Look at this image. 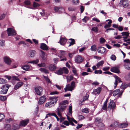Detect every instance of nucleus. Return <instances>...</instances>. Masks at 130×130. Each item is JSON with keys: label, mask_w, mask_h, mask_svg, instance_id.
<instances>
[{"label": "nucleus", "mask_w": 130, "mask_h": 130, "mask_svg": "<svg viewBox=\"0 0 130 130\" xmlns=\"http://www.w3.org/2000/svg\"><path fill=\"white\" fill-rule=\"evenodd\" d=\"M68 103V102L66 100L60 102L59 104V107L57 109L56 112L59 117H60V119L61 120H63L64 119L61 118L62 113L65 110L67 107V104Z\"/></svg>", "instance_id": "f257e3e1"}, {"label": "nucleus", "mask_w": 130, "mask_h": 130, "mask_svg": "<svg viewBox=\"0 0 130 130\" xmlns=\"http://www.w3.org/2000/svg\"><path fill=\"white\" fill-rule=\"evenodd\" d=\"M50 99L51 101L46 103L45 105V107L50 108L53 106L54 105V104H56L57 101V98L56 97H50Z\"/></svg>", "instance_id": "f03ea898"}, {"label": "nucleus", "mask_w": 130, "mask_h": 130, "mask_svg": "<svg viewBox=\"0 0 130 130\" xmlns=\"http://www.w3.org/2000/svg\"><path fill=\"white\" fill-rule=\"evenodd\" d=\"M75 87V83L74 81H73L71 83V85L68 84L66 85V87L64 88L65 91L66 92L67 90L72 91Z\"/></svg>", "instance_id": "7ed1b4c3"}, {"label": "nucleus", "mask_w": 130, "mask_h": 130, "mask_svg": "<svg viewBox=\"0 0 130 130\" xmlns=\"http://www.w3.org/2000/svg\"><path fill=\"white\" fill-rule=\"evenodd\" d=\"M102 120L100 118H96L95 119V123L96 125L99 127H103L104 126L102 123Z\"/></svg>", "instance_id": "20e7f679"}, {"label": "nucleus", "mask_w": 130, "mask_h": 130, "mask_svg": "<svg viewBox=\"0 0 130 130\" xmlns=\"http://www.w3.org/2000/svg\"><path fill=\"white\" fill-rule=\"evenodd\" d=\"M11 85L8 84L4 85L1 88V90L0 93L1 94H6L7 93L8 90Z\"/></svg>", "instance_id": "39448f33"}, {"label": "nucleus", "mask_w": 130, "mask_h": 130, "mask_svg": "<svg viewBox=\"0 0 130 130\" xmlns=\"http://www.w3.org/2000/svg\"><path fill=\"white\" fill-rule=\"evenodd\" d=\"M35 91L37 94L39 95L42 94V92L43 91L42 87L40 86H37L35 89Z\"/></svg>", "instance_id": "423d86ee"}, {"label": "nucleus", "mask_w": 130, "mask_h": 130, "mask_svg": "<svg viewBox=\"0 0 130 130\" xmlns=\"http://www.w3.org/2000/svg\"><path fill=\"white\" fill-rule=\"evenodd\" d=\"M8 36H12L16 34L15 31L11 28H9L7 30Z\"/></svg>", "instance_id": "0eeeda50"}, {"label": "nucleus", "mask_w": 130, "mask_h": 130, "mask_svg": "<svg viewBox=\"0 0 130 130\" xmlns=\"http://www.w3.org/2000/svg\"><path fill=\"white\" fill-rule=\"evenodd\" d=\"M84 59V58L81 56L78 55L75 57V61L77 63L80 64L83 62Z\"/></svg>", "instance_id": "6e6552de"}, {"label": "nucleus", "mask_w": 130, "mask_h": 130, "mask_svg": "<svg viewBox=\"0 0 130 130\" xmlns=\"http://www.w3.org/2000/svg\"><path fill=\"white\" fill-rule=\"evenodd\" d=\"M46 98L45 95H43L39 98V100L38 101V103L40 105L43 104L45 101Z\"/></svg>", "instance_id": "1a4fd4ad"}, {"label": "nucleus", "mask_w": 130, "mask_h": 130, "mask_svg": "<svg viewBox=\"0 0 130 130\" xmlns=\"http://www.w3.org/2000/svg\"><path fill=\"white\" fill-rule=\"evenodd\" d=\"M114 77L115 79V80L114 83V88L115 89L117 86L118 84L120 82H121V81L120 78L118 76L115 75L114 76Z\"/></svg>", "instance_id": "9d476101"}, {"label": "nucleus", "mask_w": 130, "mask_h": 130, "mask_svg": "<svg viewBox=\"0 0 130 130\" xmlns=\"http://www.w3.org/2000/svg\"><path fill=\"white\" fill-rule=\"evenodd\" d=\"M106 48L103 47H99L97 49L98 52L101 54H104L105 52Z\"/></svg>", "instance_id": "9b49d317"}, {"label": "nucleus", "mask_w": 130, "mask_h": 130, "mask_svg": "<svg viewBox=\"0 0 130 130\" xmlns=\"http://www.w3.org/2000/svg\"><path fill=\"white\" fill-rule=\"evenodd\" d=\"M110 70L111 72L116 73H120L119 67H113L110 69Z\"/></svg>", "instance_id": "f8f14e48"}, {"label": "nucleus", "mask_w": 130, "mask_h": 130, "mask_svg": "<svg viewBox=\"0 0 130 130\" xmlns=\"http://www.w3.org/2000/svg\"><path fill=\"white\" fill-rule=\"evenodd\" d=\"M29 121V120L28 119H27L21 121L20 123V126H25L28 124Z\"/></svg>", "instance_id": "ddd939ff"}, {"label": "nucleus", "mask_w": 130, "mask_h": 130, "mask_svg": "<svg viewBox=\"0 0 130 130\" xmlns=\"http://www.w3.org/2000/svg\"><path fill=\"white\" fill-rule=\"evenodd\" d=\"M115 106L116 105L115 102L113 101H111L109 104L108 108L113 109Z\"/></svg>", "instance_id": "4468645a"}, {"label": "nucleus", "mask_w": 130, "mask_h": 130, "mask_svg": "<svg viewBox=\"0 0 130 130\" xmlns=\"http://www.w3.org/2000/svg\"><path fill=\"white\" fill-rule=\"evenodd\" d=\"M4 62L8 65H10L11 63V60L9 57L7 56L5 57L4 58Z\"/></svg>", "instance_id": "2eb2a0df"}, {"label": "nucleus", "mask_w": 130, "mask_h": 130, "mask_svg": "<svg viewBox=\"0 0 130 130\" xmlns=\"http://www.w3.org/2000/svg\"><path fill=\"white\" fill-rule=\"evenodd\" d=\"M23 83L22 82H19L15 86L14 89L15 90H17L22 86Z\"/></svg>", "instance_id": "dca6fc26"}, {"label": "nucleus", "mask_w": 130, "mask_h": 130, "mask_svg": "<svg viewBox=\"0 0 130 130\" xmlns=\"http://www.w3.org/2000/svg\"><path fill=\"white\" fill-rule=\"evenodd\" d=\"M40 47L41 49L43 50H48V46L46 44L44 43H41Z\"/></svg>", "instance_id": "f3484780"}, {"label": "nucleus", "mask_w": 130, "mask_h": 130, "mask_svg": "<svg viewBox=\"0 0 130 130\" xmlns=\"http://www.w3.org/2000/svg\"><path fill=\"white\" fill-rule=\"evenodd\" d=\"M4 128L6 130H13L12 128H11V126L10 125L8 124L5 125L4 126Z\"/></svg>", "instance_id": "a211bd4d"}, {"label": "nucleus", "mask_w": 130, "mask_h": 130, "mask_svg": "<svg viewBox=\"0 0 130 130\" xmlns=\"http://www.w3.org/2000/svg\"><path fill=\"white\" fill-rule=\"evenodd\" d=\"M41 52V54L40 55L41 57L42 58V59L43 60H45L46 57V55H45V53L42 51H40Z\"/></svg>", "instance_id": "6ab92c4d"}, {"label": "nucleus", "mask_w": 130, "mask_h": 130, "mask_svg": "<svg viewBox=\"0 0 130 130\" xmlns=\"http://www.w3.org/2000/svg\"><path fill=\"white\" fill-rule=\"evenodd\" d=\"M36 53L35 51L34 50L30 51L29 52V56L31 57L34 56Z\"/></svg>", "instance_id": "aec40b11"}, {"label": "nucleus", "mask_w": 130, "mask_h": 130, "mask_svg": "<svg viewBox=\"0 0 130 130\" xmlns=\"http://www.w3.org/2000/svg\"><path fill=\"white\" fill-rule=\"evenodd\" d=\"M67 40L65 38H62L60 39V42L61 45H63L67 42Z\"/></svg>", "instance_id": "412c9836"}, {"label": "nucleus", "mask_w": 130, "mask_h": 130, "mask_svg": "<svg viewBox=\"0 0 130 130\" xmlns=\"http://www.w3.org/2000/svg\"><path fill=\"white\" fill-rule=\"evenodd\" d=\"M89 95L86 94V95L84 97L83 99L79 101V104L82 105V103L85 100H86L88 99L89 97Z\"/></svg>", "instance_id": "4be33fe9"}, {"label": "nucleus", "mask_w": 130, "mask_h": 130, "mask_svg": "<svg viewBox=\"0 0 130 130\" xmlns=\"http://www.w3.org/2000/svg\"><path fill=\"white\" fill-rule=\"evenodd\" d=\"M56 69V67L53 64H50L48 66V69L50 71H53Z\"/></svg>", "instance_id": "5701e85b"}, {"label": "nucleus", "mask_w": 130, "mask_h": 130, "mask_svg": "<svg viewBox=\"0 0 130 130\" xmlns=\"http://www.w3.org/2000/svg\"><path fill=\"white\" fill-rule=\"evenodd\" d=\"M22 69L26 71H29L31 70L29 66L27 64L25 65L22 67Z\"/></svg>", "instance_id": "b1692460"}, {"label": "nucleus", "mask_w": 130, "mask_h": 130, "mask_svg": "<svg viewBox=\"0 0 130 130\" xmlns=\"http://www.w3.org/2000/svg\"><path fill=\"white\" fill-rule=\"evenodd\" d=\"M128 125V124L126 123H122L118 125L119 127L122 128H125L127 127Z\"/></svg>", "instance_id": "393cba45"}, {"label": "nucleus", "mask_w": 130, "mask_h": 130, "mask_svg": "<svg viewBox=\"0 0 130 130\" xmlns=\"http://www.w3.org/2000/svg\"><path fill=\"white\" fill-rule=\"evenodd\" d=\"M101 90V87H98L97 89L94 90L93 92L95 93V94H99L100 93Z\"/></svg>", "instance_id": "a878e982"}, {"label": "nucleus", "mask_w": 130, "mask_h": 130, "mask_svg": "<svg viewBox=\"0 0 130 130\" xmlns=\"http://www.w3.org/2000/svg\"><path fill=\"white\" fill-rule=\"evenodd\" d=\"M112 22L111 20H109V21L107 24H106L104 26V27L105 28H108L110 27L111 26V24Z\"/></svg>", "instance_id": "bb28decb"}, {"label": "nucleus", "mask_w": 130, "mask_h": 130, "mask_svg": "<svg viewBox=\"0 0 130 130\" xmlns=\"http://www.w3.org/2000/svg\"><path fill=\"white\" fill-rule=\"evenodd\" d=\"M107 101L108 99H107L104 103L102 109L104 110H105L106 109L107 107Z\"/></svg>", "instance_id": "cd10ccee"}, {"label": "nucleus", "mask_w": 130, "mask_h": 130, "mask_svg": "<svg viewBox=\"0 0 130 130\" xmlns=\"http://www.w3.org/2000/svg\"><path fill=\"white\" fill-rule=\"evenodd\" d=\"M55 73L58 75H60L63 73L62 68H60Z\"/></svg>", "instance_id": "c85d7f7f"}, {"label": "nucleus", "mask_w": 130, "mask_h": 130, "mask_svg": "<svg viewBox=\"0 0 130 130\" xmlns=\"http://www.w3.org/2000/svg\"><path fill=\"white\" fill-rule=\"evenodd\" d=\"M69 46H70L71 45H73L75 44V40L74 39H69Z\"/></svg>", "instance_id": "c756f323"}, {"label": "nucleus", "mask_w": 130, "mask_h": 130, "mask_svg": "<svg viewBox=\"0 0 130 130\" xmlns=\"http://www.w3.org/2000/svg\"><path fill=\"white\" fill-rule=\"evenodd\" d=\"M67 119L69 121H73L76 124L77 123V121L74 120L73 118L69 117L67 115Z\"/></svg>", "instance_id": "7c9ffc66"}, {"label": "nucleus", "mask_w": 130, "mask_h": 130, "mask_svg": "<svg viewBox=\"0 0 130 130\" xmlns=\"http://www.w3.org/2000/svg\"><path fill=\"white\" fill-rule=\"evenodd\" d=\"M60 52L61 53V56L59 57L60 58H62V56H64L66 54V52L65 51H60Z\"/></svg>", "instance_id": "2f4dec72"}, {"label": "nucleus", "mask_w": 130, "mask_h": 130, "mask_svg": "<svg viewBox=\"0 0 130 130\" xmlns=\"http://www.w3.org/2000/svg\"><path fill=\"white\" fill-rule=\"evenodd\" d=\"M128 5V1L126 0H125L123 1V6L124 7H127Z\"/></svg>", "instance_id": "473e14b6"}, {"label": "nucleus", "mask_w": 130, "mask_h": 130, "mask_svg": "<svg viewBox=\"0 0 130 130\" xmlns=\"http://www.w3.org/2000/svg\"><path fill=\"white\" fill-rule=\"evenodd\" d=\"M39 70L41 72H43L45 73H48L49 72L48 70L45 69L43 68H41L39 69Z\"/></svg>", "instance_id": "72a5a7b5"}, {"label": "nucleus", "mask_w": 130, "mask_h": 130, "mask_svg": "<svg viewBox=\"0 0 130 130\" xmlns=\"http://www.w3.org/2000/svg\"><path fill=\"white\" fill-rule=\"evenodd\" d=\"M67 81L68 82H69L70 81L72 80L73 78V76L71 75L70 76H66Z\"/></svg>", "instance_id": "f704fd0d"}, {"label": "nucleus", "mask_w": 130, "mask_h": 130, "mask_svg": "<svg viewBox=\"0 0 130 130\" xmlns=\"http://www.w3.org/2000/svg\"><path fill=\"white\" fill-rule=\"evenodd\" d=\"M120 89H118L114 90L112 94L114 96L117 95L120 92Z\"/></svg>", "instance_id": "c9c22d12"}, {"label": "nucleus", "mask_w": 130, "mask_h": 130, "mask_svg": "<svg viewBox=\"0 0 130 130\" xmlns=\"http://www.w3.org/2000/svg\"><path fill=\"white\" fill-rule=\"evenodd\" d=\"M62 69V71H63L65 74H67L69 73L68 69L66 67H63Z\"/></svg>", "instance_id": "e433bc0d"}, {"label": "nucleus", "mask_w": 130, "mask_h": 130, "mask_svg": "<svg viewBox=\"0 0 130 130\" xmlns=\"http://www.w3.org/2000/svg\"><path fill=\"white\" fill-rule=\"evenodd\" d=\"M104 63V61L102 60L100 61L96 64V66L98 67H99L100 66H102Z\"/></svg>", "instance_id": "4c0bfd02"}, {"label": "nucleus", "mask_w": 130, "mask_h": 130, "mask_svg": "<svg viewBox=\"0 0 130 130\" xmlns=\"http://www.w3.org/2000/svg\"><path fill=\"white\" fill-rule=\"evenodd\" d=\"M13 127L14 130H16L19 128L20 126L18 124H14L13 125Z\"/></svg>", "instance_id": "58836bf2"}, {"label": "nucleus", "mask_w": 130, "mask_h": 130, "mask_svg": "<svg viewBox=\"0 0 130 130\" xmlns=\"http://www.w3.org/2000/svg\"><path fill=\"white\" fill-rule=\"evenodd\" d=\"M128 85L126 84H124L123 85H122L120 87V88L122 89H125L126 88V87L128 86Z\"/></svg>", "instance_id": "ea45409f"}, {"label": "nucleus", "mask_w": 130, "mask_h": 130, "mask_svg": "<svg viewBox=\"0 0 130 130\" xmlns=\"http://www.w3.org/2000/svg\"><path fill=\"white\" fill-rule=\"evenodd\" d=\"M5 41L3 40H0V46H3L5 45Z\"/></svg>", "instance_id": "a19ab883"}, {"label": "nucleus", "mask_w": 130, "mask_h": 130, "mask_svg": "<svg viewBox=\"0 0 130 130\" xmlns=\"http://www.w3.org/2000/svg\"><path fill=\"white\" fill-rule=\"evenodd\" d=\"M124 66L126 69L128 70L130 69V63L127 64H124Z\"/></svg>", "instance_id": "79ce46f5"}, {"label": "nucleus", "mask_w": 130, "mask_h": 130, "mask_svg": "<svg viewBox=\"0 0 130 130\" xmlns=\"http://www.w3.org/2000/svg\"><path fill=\"white\" fill-rule=\"evenodd\" d=\"M82 111L83 112H84L86 113H88L89 112L88 109L87 108L82 109Z\"/></svg>", "instance_id": "37998d69"}, {"label": "nucleus", "mask_w": 130, "mask_h": 130, "mask_svg": "<svg viewBox=\"0 0 130 130\" xmlns=\"http://www.w3.org/2000/svg\"><path fill=\"white\" fill-rule=\"evenodd\" d=\"M91 30L94 31L96 32H98V28L97 27H94L92 28Z\"/></svg>", "instance_id": "c03bdc74"}, {"label": "nucleus", "mask_w": 130, "mask_h": 130, "mask_svg": "<svg viewBox=\"0 0 130 130\" xmlns=\"http://www.w3.org/2000/svg\"><path fill=\"white\" fill-rule=\"evenodd\" d=\"M91 49L92 51H95L96 50V46L95 45H92L91 47Z\"/></svg>", "instance_id": "a18cd8bd"}, {"label": "nucleus", "mask_w": 130, "mask_h": 130, "mask_svg": "<svg viewBox=\"0 0 130 130\" xmlns=\"http://www.w3.org/2000/svg\"><path fill=\"white\" fill-rule=\"evenodd\" d=\"M6 83V80L3 78H0V84H4Z\"/></svg>", "instance_id": "49530a36"}, {"label": "nucleus", "mask_w": 130, "mask_h": 130, "mask_svg": "<svg viewBox=\"0 0 130 130\" xmlns=\"http://www.w3.org/2000/svg\"><path fill=\"white\" fill-rule=\"evenodd\" d=\"M7 98L6 96H1L0 95V100L2 101H4Z\"/></svg>", "instance_id": "de8ad7c7"}, {"label": "nucleus", "mask_w": 130, "mask_h": 130, "mask_svg": "<svg viewBox=\"0 0 130 130\" xmlns=\"http://www.w3.org/2000/svg\"><path fill=\"white\" fill-rule=\"evenodd\" d=\"M76 9V8L72 7H70L68 8V10L70 11H73Z\"/></svg>", "instance_id": "09e8293b"}, {"label": "nucleus", "mask_w": 130, "mask_h": 130, "mask_svg": "<svg viewBox=\"0 0 130 130\" xmlns=\"http://www.w3.org/2000/svg\"><path fill=\"white\" fill-rule=\"evenodd\" d=\"M105 40L102 37L100 39V42L101 43H103L105 42Z\"/></svg>", "instance_id": "8fccbe9b"}, {"label": "nucleus", "mask_w": 130, "mask_h": 130, "mask_svg": "<svg viewBox=\"0 0 130 130\" xmlns=\"http://www.w3.org/2000/svg\"><path fill=\"white\" fill-rule=\"evenodd\" d=\"M122 36H128L129 35V33L127 32H123L121 33Z\"/></svg>", "instance_id": "3c124183"}, {"label": "nucleus", "mask_w": 130, "mask_h": 130, "mask_svg": "<svg viewBox=\"0 0 130 130\" xmlns=\"http://www.w3.org/2000/svg\"><path fill=\"white\" fill-rule=\"evenodd\" d=\"M110 58V59L113 60L115 61L116 60V57L114 55H112Z\"/></svg>", "instance_id": "603ef678"}, {"label": "nucleus", "mask_w": 130, "mask_h": 130, "mask_svg": "<svg viewBox=\"0 0 130 130\" xmlns=\"http://www.w3.org/2000/svg\"><path fill=\"white\" fill-rule=\"evenodd\" d=\"M12 78L13 80H15L18 81H20L19 79L17 76H12Z\"/></svg>", "instance_id": "864d4df0"}, {"label": "nucleus", "mask_w": 130, "mask_h": 130, "mask_svg": "<svg viewBox=\"0 0 130 130\" xmlns=\"http://www.w3.org/2000/svg\"><path fill=\"white\" fill-rule=\"evenodd\" d=\"M43 76L47 82H48V83L50 82V80L47 77L43 75Z\"/></svg>", "instance_id": "5fc2aeb1"}, {"label": "nucleus", "mask_w": 130, "mask_h": 130, "mask_svg": "<svg viewBox=\"0 0 130 130\" xmlns=\"http://www.w3.org/2000/svg\"><path fill=\"white\" fill-rule=\"evenodd\" d=\"M126 37H123V40L124 42L129 41H130V39H127V38Z\"/></svg>", "instance_id": "6e6d98bb"}, {"label": "nucleus", "mask_w": 130, "mask_h": 130, "mask_svg": "<svg viewBox=\"0 0 130 130\" xmlns=\"http://www.w3.org/2000/svg\"><path fill=\"white\" fill-rule=\"evenodd\" d=\"M72 106H70L69 107V114H71L72 113Z\"/></svg>", "instance_id": "4d7b16f0"}, {"label": "nucleus", "mask_w": 130, "mask_h": 130, "mask_svg": "<svg viewBox=\"0 0 130 130\" xmlns=\"http://www.w3.org/2000/svg\"><path fill=\"white\" fill-rule=\"evenodd\" d=\"M60 9H62L59 8L57 7H55L54 8V10L57 12H59V11Z\"/></svg>", "instance_id": "13d9d810"}, {"label": "nucleus", "mask_w": 130, "mask_h": 130, "mask_svg": "<svg viewBox=\"0 0 130 130\" xmlns=\"http://www.w3.org/2000/svg\"><path fill=\"white\" fill-rule=\"evenodd\" d=\"M95 74H101L102 73V71L101 70H96L94 72Z\"/></svg>", "instance_id": "bf43d9fd"}, {"label": "nucleus", "mask_w": 130, "mask_h": 130, "mask_svg": "<svg viewBox=\"0 0 130 130\" xmlns=\"http://www.w3.org/2000/svg\"><path fill=\"white\" fill-rule=\"evenodd\" d=\"M78 118L79 120H81L83 119L84 117L82 115H79L78 116Z\"/></svg>", "instance_id": "052dcab7"}, {"label": "nucleus", "mask_w": 130, "mask_h": 130, "mask_svg": "<svg viewBox=\"0 0 130 130\" xmlns=\"http://www.w3.org/2000/svg\"><path fill=\"white\" fill-rule=\"evenodd\" d=\"M124 61L125 62L124 64H127L130 63V60L128 59H126L124 60Z\"/></svg>", "instance_id": "680f3d73"}, {"label": "nucleus", "mask_w": 130, "mask_h": 130, "mask_svg": "<svg viewBox=\"0 0 130 130\" xmlns=\"http://www.w3.org/2000/svg\"><path fill=\"white\" fill-rule=\"evenodd\" d=\"M5 15L4 14H2L0 15V20H2L5 17Z\"/></svg>", "instance_id": "e2e57ef3"}, {"label": "nucleus", "mask_w": 130, "mask_h": 130, "mask_svg": "<svg viewBox=\"0 0 130 130\" xmlns=\"http://www.w3.org/2000/svg\"><path fill=\"white\" fill-rule=\"evenodd\" d=\"M39 5L37 3H36L35 2H34L33 3V6L34 8L36 7H37L39 6Z\"/></svg>", "instance_id": "0e129e2a"}, {"label": "nucleus", "mask_w": 130, "mask_h": 130, "mask_svg": "<svg viewBox=\"0 0 130 130\" xmlns=\"http://www.w3.org/2000/svg\"><path fill=\"white\" fill-rule=\"evenodd\" d=\"M62 124H64V125H67L68 126L69 125V123L68 122V121H64L63 123Z\"/></svg>", "instance_id": "69168bd1"}, {"label": "nucleus", "mask_w": 130, "mask_h": 130, "mask_svg": "<svg viewBox=\"0 0 130 130\" xmlns=\"http://www.w3.org/2000/svg\"><path fill=\"white\" fill-rule=\"evenodd\" d=\"M72 2L75 5L77 4L78 3V0H72Z\"/></svg>", "instance_id": "338daca9"}, {"label": "nucleus", "mask_w": 130, "mask_h": 130, "mask_svg": "<svg viewBox=\"0 0 130 130\" xmlns=\"http://www.w3.org/2000/svg\"><path fill=\"white\" fill-rule=\"evenodd\" d=\"M93 21L96 22H100V20L96 18H94L92 19Z\"/></svg>", "instance_id": "774afa93"}]
</instances>
